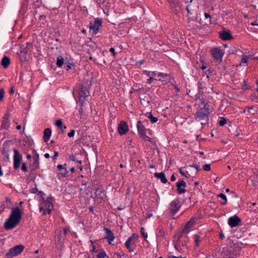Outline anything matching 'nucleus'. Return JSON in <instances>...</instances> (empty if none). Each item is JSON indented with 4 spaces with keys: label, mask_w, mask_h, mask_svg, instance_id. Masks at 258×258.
I'll return each instance as SVG.
<instances>
[{
    "label": "nucleus",
    "mask_w": 258,
    "mask_h": 258,
    "mask_svg": "<svg viewBox=\"0 0 258 258\" xmlns=\"http://www.w3.org/2000/svg\"><path fill=\"white\" fill-rule=\"evenodd\" d=\"M6 203H8V205H7V208L11 209L12 207L11 202L10 200L8 198H6Z\"/></svg>",
    "instance_id": "obj_37"
},
{
    "label": "nucleus",
    "mask_w": 258,
    "mask_h": 258,
    "mask_svg": "<svg viewBox=\"0 0 258 258\" xmlns=\"http://www.w3.org/2000/svg\"><path fill=\"white\" fill-rule=\"evenodd\" d=\"M223 258H236V254L234 252V249L231 246L224 248L223 250Z\"/></svg>",
    "instance_id": "obj_7"
},
{
    "label": "nucleus",
    "mask_w": 258,
    "mask_h": 258,
    "mask_svg": "<svg viewBox=\"0 0 258 258\" xmlns=\"http://www.w3.org/2000/svg\"><path fill=\"white\" fill-rule=\"evenodd\" d=\"M182 237V234H180L179 236H178V237H177L176 236H175L174 237V239L175 240H176L177 241L179 242V243H180V239Z\"/></svg>",
    "instance_id": "obj_50"
},
{
    "label": "nucleus",
    "mask_w": 258,
    "mask_h": 258,
    "mask_svg": "<svg viewBox=\"0 0 258 258\" xmlns=\"http://www.w3.org/2000/svg\"><path fill=\"white\" fill-rule=\"evenodd\" d=\"M106 256H107L106 253L103 251L98 253L97 258H105Z\"/></svg>",
    "instance_id": "obj_33"
},
{
    "label": "nucleus",
    "mask_w": 258,
    "mask_h": 258,
    "mask_svg": "<svg viewBox=\"0 0 258 258\" xmlns=\"http://www.w3.org/2000/svg\"><path fill=\"white\" fill-rule=\"evenodd\" d=\"M21 218V210L18 207L12 208L9 217L5 223V229L9 230L15 227L20 223Z\"/></svg>",
    "instance_id": "obj_1"
},
{
    "label": "nucleus",
    "mask_w": 258,
    "mask_h": 258,
    "mask_svg": "<svg viewBox=\"0 0 258 258\" xmlns=\"http://www.w3.org/2000/svg\"><path fill=\"white\" fill-rule=\"evenodd\" d=\"M219 36L223 40H230L233 38L232 35L229 32L224 30L219 32Z\"/></svg>",
    "instance_id": "obj_17"
},
{
    "label": "nucleus",
    "mask_w": 258,
    "mask_h": 258,
    "mask_svg": "<svg viewBox=\"0 0 258 258\" xmlns=\"http://www.w3.org/2000/svg\"><path fill=\"white\" fill-rule=\"evenodd\" d=\"M57 168L59 171V172L58 173V178L60 177H65L67 175L68 173V171L67 170V165L66 164L62 165L59 164L57 165Z\"/></svg>",
    "instance_id": "obj_12"
},
{
    "label": "nucleus",
    "mask_w": 258,
    "mask_h": 258,
    "mask_svg": "<svg viewBox=\"0 0 258 258\" xmlns=\"http://www.w3.org/2000/svg\"><path fill=\"white\" fill-rule=\"evenodd\" d=\"M75 170V167H72L71 169H70V171L72 172H74Z\"/></svg>",
    "instance_id": "obj_63"
},
{
    "label": "nucleus",
    "mask_w": 258,
    "mask_h": 258,
    "mask_svg": "<svg viewBox=\"0 0 258 258\" xmlns=\"http://www.w3.org/2000/svg\"><path fill=\"white\" fill-rule=\"evenodd\" d=\"M218 196L225 201L224 202L221 203V204L222 205H226L227 203V198H226V195H224V194L221 193V194H220Z\"/></svg>",
    "instance_id": "obj_27"
},
{
    "label": "nucleus",
    "mask_w": 258,
    "mask_h": 258,
    "mask_svg": "<svg viewBox=\"0 0 258 258\" xmlns=\"http://www.w3.org/2000/svg\"><path fill=\"white\" fill-rule=\"evenodd\" d=\"M55 125L58 127H60L62 125V122L60 119L57 120L55 122Z\"/></svg>",
    "instance_id": "obj_38"
},
{
    "label": "nucleus",
    "mask_w": 258,
    "mask_h": 258,
    "mask_svg": "<svg viewBox=\"0 0 258 258\" xmlns=\"http://www.w3.org/2000/svg\"><path fill=\"white\" fill-rule=\"evenodd\" d=\"M141 138L143 139V140H146V141H149V142H151V139L150 138H149V137H148L146 134H144V135H143L142 136H141Z\"/></svg>",
    "instance_id": "obj_35"
},
{
    "label": "nucleus",
    "mask_w": 258,
    "mask_h": 258,
    "mask_svg": "<svg viewBox=\"0 0 258 258\" xmlns=\"http://www.w3.org/2000/svg\"><path fill=\"white\" fill-rule=\"evenodd\" d=\"M58 155V153L57 151H54V155L52 156V159L53 160H55L57 159V157Z\"/></svg>",
    "instance_id": "obj_43"
},
{
    "label": "nucleus",
    "mask_w": 258,
    "mask_h": 258,
    "mask_svg": "<svg viewBox=\"0 0 258 258\" xmlns=\"http://www.w3.org/2000/svg\"><path fill=\"white\" fill-rule=\"evenodd\" d=\"M44 157L46 158H49L50 157V155H49V154L48 153H45L44 154Z\"/></svg>",
    "instance_id": "obj_60"
},
{
    "label": "nucleus",
    "mask_w": 258,
    "mask_h": 258,
    "mask_svg": "<svg viewBox=\"0 0 258 258\" xmlns=\"http://www.w3.org/2000/svg\"><path fill=\"white\" fill-rule=\"evenodd\" d=\"M109 51L112 53V55L114 56L116 55V52L114 48L111 47L109 49Z\"/></svg>",
    "instance_id": "obj_48"
},
{
    "label": "nucleus",
    "mask_w": 258,
    "mask_h": 258,
    "mask_svg": "<svg viewBox=\"0 0 258 258\" xmlns=\"http://www.w3.org/2000/svg\"><path fill=\"white\" fill-rule=\"evenodd\" d=\"M203 169L205 171H210L211 170L210 165V164H205L203 166Z\"/></svg>",
    "instance_id": "obj_36"
},
{
    "label": "nucleus",
    "mask_w": 258,
    "mask_h": 258,
    "mask_svg": "<svg viewBox=\"0 0 258 258\" xmlns=\"http://www.w3.org/2000/svg\"><path fill=\"white\" fill-rule=\"evenodd\" d=\"M33 159L34 160L35 162L34 163H33V169H36L38 168L39 167V156L37 153H36L34 156H33Z\"/></svg>",
    "instance_id": "obj_23"
},
{
    "label": "nucleus",
    "mask_w": 258,
    "mask_h": 258,
    "mask_svg": "<svg viewBox=\"0 0 258 258\" xmlns=\"http://www.w3.org/2000/svg\"><path fill=\"white\" fill-rule=\"evenodd\" d=\"M9 125V117L6 116L4 118V120L2 122V127L4 128H7Z\"/></svg>",
    "instance_id": "obj_24"
},
{
    "label": "nucleus",
    "mask_w": 258,
    "mask_h": 258,
    "mask_svg": "<svg viewBox=\"0 0 258 258\" xmlns=\"http://www.w3.org/2000/svg\"><path fill=\"white\" fill-rule=\"evenodd\" d=\"M24 247L23 245H18L11 248L7 254L8 258H12L21 253L23 250Z\"/></svg>",
    "instance_id": "obj_4"
},
{
    "label": "nucleus",
    "mask_w": 258,
    "mask_h": 258,
    "mask_svg": "<svg viewBox=\"0 0 258 258\" xmlns=\"http://www.w3.org/2000/svg\"><path fill=\"white\" fill-rule=\"evenodd\" d=\"M102 21L99 19H95L93 23H90V30L92 31L94 34H96L99 31V28L101 26Z\"/></svg>",
    "instance_id": "obj_9"
},
{
    "label": "nucleus",
    "mask_w": 258,
    "mask_h": 258,
    "mask_svg": "<svg viewBox=\"0 0 258 258\" xmlns=\"http://www.w3.org/2000/svg\"><path fill=\"white\" fill-rule=\"evenodd\" d=\"M141 233L142 235L144 237L145 239H146L148 237L147 233L145 232V230L144 227H142L141 228Z\"/></svg>",
    "instance_id": "obj_32"
},
{
    "label": "nucleus",
    "mask_w": 258,
    "mask_h": 258,
    "mask_svg": "<svg viewBox=\"0 0 258 258\" xmlns=\"http://www.w3.org/2000/svg\"><path fill=\"white\" fill-rule=\"evenodd\" d=\"M98 192L101 193V192H102V190L101 189H97L96 190V195H97Z\"/></svg>",
    "instance_id": "obj_58"
},
{
    "label": "nucleus",
    "mask_w": 258,
    "mask_h": 258,
    "mask_svg": "<svg viewBox=\"0 0 258 258\" xmlns=\"http://www.w3.org/2000/svg\"><path fill=\"white\" fill-rule=\"evenodd\" d=\"M137 129L138 133L141 137L146 134L145 127L140 120L137 122Z\"/></svg>",
    "instance_id": "obj_19"
},
{
    "label": "nucleus",
    "mask_w": 258,
    "mask_h": 258,
    "mask_svg": "<svg viewBox=\"0 0 258 258\" xmlns=\"http://www.w3.org/2000/svg\"><path fill=\"white\" fill-rule=\"evenodd\" d=\"M211 54L214 59L219 63L222 61L224 55V52L218 47L211 49Z\"/></svg>",
    "instance_id": "obj_5"
},
{
    "label": "nucleus",
    "mask_w": 258,
    "mask_h": 258,
    "mask_svg": "<svg viewBox=\"0 0 258 258\" xmlns=\"http://www.w3.org/2000/svg\"><path fill=\"white\" fill-rule=\"evenodd\" d=\"M72 64H68V65L67 66L68 69H67L66 70H67V71H68L70 69H71V66H72Z\"/></svg>",
    "instance_id": "obj_62"
},
{
    "label": "nucleus",
    "mask_w": 258,
    "mask_h": 258,
    "mask_svg": "<svg viewBox=\"0 0 258 258\" xmlns=\"http://www.w3.org/2000/svg\"><path fill=\"white\" fill-rule=\"evenodd\" d=\"M148 118L150 119L152 123H155L158 121V118L156 117H154L151 114L149 115Z\"/></svg>",
    "instance_id": "obj_30"
},
{
    "label": "nucleus",
    "mask_w": 258,
    "mask_h": 258,
    "mask_svg": "<svg viewBox=\"0 0 258 258\" xmlns=\"http://www.w3.org/2000/svg\"><path fill=\"white\" fill-rule=\"evenodd\" d=\"M4 95V90L3 89H0V102L3 100Z\"/></svg>",
    "instance_id": "obj_39"
},
{
    "label": "nucleus",
    "mask_w": 258,
    "mask_h": 258,
    "mask_svg": "<svg viewBox=\"0 0 258 258\" xmlns=\"http://www.w3.org/2000/svg\"><path fill=\"white\" fill-rule=\"evenodd\" d=\"M70 159L73 162L78 163L79 164H81L82 163V161L77 160L76 158L74 155H71L70 156Z\"/></svg>",
    "instance_id": "obj_29"
},
{
    "label": "nucleus",
    "mask_w": 258,
    "mask_h": 258,
    "mask_svg": "<svg viewBox=\"0 0 258 258\" xmlns=\"http://www.w3.org/2000/svg\"><path fill=\"white\" fill-rule=\"evenodd\" d=\"M168 258H182L181 256H175L174 255H170L168 257Z\"/></svg>",
    "instance_id": "obj_56"
},
{
    "label": "nucleus",
    "mask_w": 258,
    "mask_h": 258,
    "mask_svg": "<svg viewBox=\"0 0 258 258\" xmlns=\"http://www.w3.org/2000/svg\"><path fill=\"white\" fill-rule=\"evenodd\" d=\"M191 167L196 168V172H197L200 170L199 165L197 164H194L193 165L191 166Z\"/></svg>",
    "instance_id": "obj_49"
},
{
    "label": "nucleus",
    "mask_w": 258,
    "mask_h": 258,
    "mask_svg": "<svg viewBox=\"0 0 258 258\" xmlns=\"http://www.w3.org/2000/svg\"><path fill=\"white\" fill-rule=\"evenodd\" d=\"M228 224L231 228H234L240 226L241 224V221L237 216L234 215L228 219Z\"/></svg>",
    "instance_id": "obj_6"
},
{
    "label": "nucleus",
    "mask_w": 258,
    "mask_h": 258,
    "mask_svg": "<svg viewBox=\"0 0 258 258\" xmlns=\"http://www.w3.org/2000/svg\"><path fill=\"white\" fill-rule=\"evenodd\" d=\"M159 233H160V236H164V235H165V232L163 230V228H161L159 230Z\"/></svg>",
    "instance_id": "obj_46"
},
{
    "label": "nucleus",
    "mask_w": 258,
    "mask_h": 258,
    "mask_svg": "<svg viewBox=\"0 0 258 258\" xmlns=\"http://www.w3.org/2000/svg\"><path fill=\"white\" fill-rule=\"evenodd\" d=\"M75 131L74 130H72L71 131V132L70 133H68V136L70 138L73 137L75 135Z\"/></svg>",
    "instance_id": "obj_40"
},
{
    "label": "nucleus",
    "mask_w": 258,
    "mask_h": 258,
    "mask_svg": "<svg viewBox=\"0 0 258 258\" xmlns=\"http://www.w3.org/2000/svg\"><path fill=\"white\" fill-rule=\"evenodd\" d=\"M156 76H157L158 77H161L162 78H165L167 76V75L166 74H164V73H158V74H157Z\"/></svg>",
    "instance_id": "obj_41"
},
{
    "label": "nucleus",
    "mask_w": 258,
    "mask_h": 258,
    "mask_svg": "<svg viewBox=\"0 0 258 258\" xmlns=\"http://www.w3.org/2000/svg\"><path fill=\"white\" fill-rule=\"evenodd\" d=\"M33 194H37L42 199V202L40 204L39 210L40 212H43L42 215L50 214L53 209L52 198H48L45 200L44 198L45 194L42 191H38L36 187L33 188Z\"/></svg>",
    "instance_id": "obj_2"
},
{
    "label": "nucleus",
    "mask_w": 258,
    "mask_h": 258,
    "mask_svg": "<svg viewBox=\"0 0 258 258\" xmlns=\"http://www.w3.org/2000/svg\"><path fill=\"white\" fill-rule=\"evenodd\" d=\"M226 119L224 117H221L219 123L220 126H223L226 123Z\"/></svg>",
    "instance_id": "obj_31"
},
{
    "label": "nucleus",
    "mask_w": 258,
    "mask_h": 258,
    "mask_svg": "<svg viewBox=\"0 0 258 258\" xmlns=\"http://www.w3.org/2000/svg\"><path fill=\"white\" fill-rule=\"evenodd\" d=\"M154 176L158 179H160L161 181L163 183H166L167 182V180L165 177V174L163 172L157 173L155 172L154 173Z\"/></svg>",
    "instance_id": "obj_20"
},
{
    "label": "nucleus",
    "mask_w": 258,
    "mask_h": 258,
    "mask_svg": "<svg viewBox=\"0 0 258 258\" xmlns=\"http://www.w3.org/2000/svg\"><path fill=\"white\" fill-rule=\"evenodd\" d=\"M14 167L15 169L20 166V162L22 160V156L16 149H14Z\"/></svg>",
    "instance_id": "obj_11"
},
{
    "label": "nucleus",
    "mask_w": 258,
    "mask_h": 258,
    "mask_svg": "<svg viewBox=\"0 0 258 258\" xmlns=\"http://www.w3.org/2000/svg\"><path fill=\"white\" fill-rule=\"evenodd\" d=\"M51 135V131L49 128H46L44 132L43 140L45 142H47L50 139Z\"/></svg>",
    "instance_id": "obj_21"
},
{
    "label": "nucleus",
    "mask_w": 258,
    "mask_h": 258,
    "mask_svg": "<svg viewBox=\"0 0 258 258\" xmlns=\"http://www.w3.org/2000/svg\"><path fill=\"white\" fill-rule=\"evenodd\" d=\"M179 172L180 173L183 175V176H185V177H186L187 178L189 177V175H188V176H187V175H186L184 172L181 170V169H180V170H179Z\"/></svg>",
    "instance_id": "obj_52"
},
{
    "label": "nucleus",
    "mask_w": 258,
    "mask_h": 258,
    "mask_svg": "<svg viewBox=\"0 0 258 258\" xmlns=\"http://www.w3.org/2000/svg\"><path fill=\"white\" fill-rule=\"evenodd\" d=\"M128 125L127 123L124 121H121L118 127V131L120 135H124L128 131Z\"/></svg>",
    "instance_id": "obj_14"
},
{
    "label": "nucleus",
    "mask_w": 258,
    "mask_h": 258,
    "mask_svg": "<svg viewBox=\"0 0 258 258\" xmlns=\"http://www.w3.org/2000/svg\"><path fill=\"white\" fill-rule=\"evenodd\" d=\"M190 9H191V6H190V5H188V6L186 7V10H187V11L188 14H190V13H191L190 12Z\"/></svg>",
    "instance_id": "obj_53"
},
{
    "label": "nucleus",
    "mask_w": 258,
    "mask_h": 258,
    "mask_svg": "<svg viewBox=\"0 0 258 258\" xmlns=\"http://www.w3.org/2000/svg\"><path fill=\"white\" fill-rule=\"evenodd\" d=\"M69 231V229L68 228H66L63 229V233L64 234H67Z\"/></svg>",
    "instance_id": "obj_54"
},
{
    "label": "nucleus",
    "mask_w": 258,
    "mask_h": 258,
    "mask_svg": "<svg viewBox=\"0 0 258 258\" xmlns=\"http://www.w3.org/2000/svg\"><path fill=\"white\" fill-rule=\"evenodd\" d=\"M144 63V60H141L137 62V63H139V64L141 65Z\"/></svg>",
    "instance_id": "obj_64"
},
{
    "label": "nucleus",
    "mask_w": 258,
    "mask_h": 258,
    "mask_svg": "<svg viewBox=\"0 0 258 258\" xmlns=\"http://www.w3.org/2000/svg\"><path fill=\"white\" fill-rule=\"evenodd\" d=\"M144 73L147 76H149V77H150V76H156L157 74L155 72H153V71H144Z\"/></svg>",
    "instance_id": "obj_28"
},
{
    "label": "nucleus",
    "mask_w": 258,
    "mask_h": 258,
    "mask_svg": "<svg viewBox=\"0 0 258 258\" xmlns=\"http://www.w3.org/2000/svg\"><path fill=\"white\" fill-rule=\"evenodd\" d=\"M10 64V58L7 56H5L2 60L1 64L4 68H7Z\"/></svg>",
    "instance_id": "obj_22"
},
{
    "label": "nucleus",
    "mask_w": 258,
    "mask_h": 258,
    "mask_svg": "<svg viewBox=\"0 0 258 258\" xmlns=\"http://www.w3.org/2000/svg\"><path fill=\"white\" fill-rule=\"evenodd\" d=\"M104 230L105 231L106 233L105 238L107 239L108 243L109 244H111L115 238L114 234L110 229L107 227H104Z\"/></svg>",
    "instance_id": "obj_15"
},
{
    "label": "nucleus",
    "mask_w": 258,
    "mask_h": 258,
    "mask_svg": "<svg viewBox=\"0 0 258 258\" xmlns=\"http://www.w3.org/2000/svg\"><path fill=\"white\" fill-rule=\"evenodd\" d=\"M194 225V220L193 219H191L189 221H188L184 228L182 230V233H187L189 231V229L191 228Z\"/></svg>",
    "instance_id": "obj_18"
},
{
    "label": "nucleus",
    "mask_w": 258,
    "mask_h": 258,
    "mask_svg": "<svg viewBox=\"0 0 258 258\" xmlns=\"http://www.w3.org/2000/svg\"><path fill=\"white\" fill-rule=\"evenodd\" d=\"M248 59H249V57L248 56H246V55L243 56L241 59V63H247Z\"/></svg>",
    "instance_id": "obj_34"
},
{
    "label": "nucleus",
    "mask_w": 258,
    "mask_h": 258,
    "mask_svg": "<svg viewBox=\"0 0 258 258\" xmlns=\"http://www.w3.org/2000/svg\"><path fill=\"white\" fill-rule=\"evenodd\" d=\"M63 63V59L61 56L58 57L56 60V64L58 67H60Z\"/></svg>",
    "instance_id": "obj_25"
},
{
    "label": "nucleus",
    "mask_w": 258,
    "mask_h": 258,
    "mask_svg": "<svg viewBox=\"0 0 258 258\" xmlns=\"http://www.w3.org/2000/svg\"><path fill=\"white\" fill-rule=\"evenodd\" d=\"M252 186L254 187H257L258 186V181L256 180H252Z\"/></svg>",
    "instance_id": "obj_44"
},
{
    "label": "nucleus",
    "mask_w": 258,
    "mask_h": 258,
    "mask_svg": "<svg viewBox=\"0 0 258 258\" xmlns=\"http://www.w3.org/2000/svg\"><path fill=\"white\" fill-rule=\"evenodd\" d=\"M176 186L177 187V190L178 194H182L185 192V189L184 188L186 187V184L184 181L181 180L179 182H178L176 183Z\"/></svg>",
    "instance_id": "obj_16"
},
{
    "label": "nucleus",
    "mask_w": 258,
    "mask_h": 258,
    "mask_svg": "<svg viewBox=\"0 0 258 258\" xmlns=\"http://www.w3.org/2000/svg\"><path fill=\"white\" fill-rule=\"evenodd\" d=\"M181 204L178 199H175L170 204L169 209L173 215L175 214L180 208Z\"/></svg>",
    "instance_id": "obj_8"
},
{
    "label": "nucleus",
    "mask_w": 258,
    "mask_h": 258,
    "mask_svg": "<svg viewBox=\"0 0 258 258\" xmlns=\"http://www.w3.org/2000/svg\"><path fill=\"white\" fill-rule=\"evenodd\" d=\"M209 105L205 103L204 107L198 109L196 112V119L198 121L204 120L207 121L208 120L209 109Z\"/></svg>",
    "instance_id": "obj_3"
},
{
    "label": "nucleus",
    "mask_w": 258,
    "mask_h": 258,
    "mask_svg": "<svg viewBox=\"0 0 258 258\" xmlns=\"http://www.w3.org/2000/svg\"><path fill=\"white\" fill-rule=\"evenodd\" d=\"M175 179L176 178L174 175H172V176H171V180L174 181V180H175Z\"/></svg>",
    "instance_id": "obj_57"
},
{
    "label": "nucleus",
    "mask_w": 258,
    "mask_h": 258,
    "mask_svg": "<svg viewBox=\"0 0 258 258\" xmlns=\"http://www.w3.org/2000/svg\"><path fill=\"white\" fill-rule=\"evenodd\" d=\"M22 170L23 171H27V168L26 164L25 163H23V164H22Z\"/></svg>",
    "instance_id": "obj_47"
},
{
    "label": "nucleus",
    "mask_w": 258,
    "mask_h": 258,
    "mask_svg": "<svg viewBox=\"0 0 258 258\" xmlns=\"http://www.w3.org/2000/svg\"><path fill=\"white\" fill-rule=\"evenodd\" d=\"M137 238L138 235L137 234H133L125 241V245L126 247V248L128 249L129 251L132 252L134 251V248L132 247L131 245L132 244L135 243L136 240Z\"/></svg>",
    "instance_id": "obj_10"
},
{
    "label": "nucleus",
    "mask_w": 258,
    "mask_h": 258,
    "mask_svg": "<svg viewBox=\"0 0 258 258\" xmlns=\"http://www.w3.org/2000/svg\"><path fill=\"white\" fill-rule=\"evenodd\" d=\"M153 80H157V79H154L153 77H150L147 79V82L148 84H151Z\"/></svg>",
    "instance_id": "obj_45"
},
{
    "label": "nucleus",
    "mask_w": 258,
    "mask_h": 258,
    "mask_svg": "<svg viewBox=\"0 0 258 258\" xmlns=\"http://www.w3.org/2000/svg\"><path fill=\"white\" fill-rule=\"evenodd\" d=\"M194 238H195V246L198 247L199 245V243L200 242V236L198 235H195L194 236Z\"/></svg>",
    "instance_id": "obj_26"
},
{
    "label": "nucleus",
    "mask_w": 258,
    "mask_h": 258,
    "mask_svg": "<svg viewBox=\"0 0 258 258\" xmlns=\"http://www.w3.org/2000/svg\"><path fill=\"white\" fill-rule=\"evenodd\" d=\"M3 153H4V154H5V155L6 156V158L5 159V160H7V161H9L10 158H9V155L8 152H4Z\"/></svg>",
    "instance_id": "obj_42"
},
{
    "label": "nucleus",
    "mask_w": 258,
    "mask_h": 258,
    "mask_svg": "<svg viewBox=\"0 0 258 258\" xmlns=\"http://www.w3.org/2000/svg\"><path fill=\"white\" fill-rule=\"evenodd\" d=\"M79 101L81 103V104L83 103V99H84L88 95H89V91L87 90V88L85 87H81L79 91Z\"/></svg>",
    "instance_id": "obj_13"
},
{
    "label": "nucleus",
    "mask_w": 258,
    "mask_h": 258,
    "mask_svg": "<svg viewBox=\"0 0 258 258\" xmlns=\"http://www.w3.org/2000/svg\"><path fill=\"white\" fill-rule=\"evenodd\" d=\"M220 238H221L222 239H224V238H225L224 235V234H223L222 232H221V233H220Z\"/></svg>",
    "instance_id": "obj_59"
},
{
    "label": "nucleus",
    "mask_w": 258,
    "mask_h": 258,
    "mask_svg": "<svg viewBox=\"0 0 258 258\" xmlns=\"http://www.w3.org/2000/svg\"><path fill=\"white\" fill-rule=\"evenodd\" d=\"M113 258H121V255L118 253H115L113 255Z\"/></svg>",
    "instance_id": "obj_51"
},
{
    "label": "nucleus",
    "mask_w": 258,
    "mask_h": 258,
    "mask_svg": "<svg viewBox=\"0 0 258 258\" xmlns=\"http://www.w3.org/2000/svg\"><path fill=\"white\" fill-rule=\"evenodd\" d=\"M242 89L243 90H246L247 89H248V87L245 84L242 86Z\"/></svg>",
    "instance_id": "obj_61"
},
{
    "label": "nucleus",
    "mask_w": 258,
    "mask_h": 258,
    "mask_svg": "<svg viewBox=\"0 0 258 258\" xmlns=\"http://www.w3.org/2000/svg\"><path fill=\"white\" fill-rule=\"evenodd\" d=\"M204 15H205V17L206 18H211V16L208 13H205L204 14Z\"/></svg>",
    "instance_id": "obj_55"
}]
</instances>
